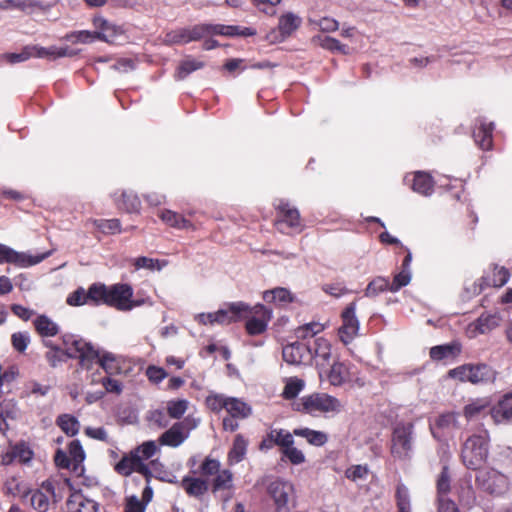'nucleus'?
I'll return each instance as SVG.
<instances>
[{"instance_id":"nucleus-9","label":"nucleus","mask_w":512,"mask_h":512,"mask_svg":"<svg viewBox=\"0 0 512 512\" xmlns=\"http://www.w3.org/2000/svg\"><path fill=\"white\" fill-rule=\"evenodd\" d=\"M303 410L310 414L338 411V399L325 393H316L301 399Z\"/></svg>"},{"instance_id":"nucleus-34","label":"nucleus","mask_w":512,"mask_h":512,"mask_svg":"<svg viewBox=\"0 0 512 512\" xmlns=\"http://www.w3.org/2000/svg\"><path fill=\"white\" fill-rule=\"evenodd\" d=\"M263 299L268 303L286 305L294 301L292 293L284 287H277L263 293Z\"/></svg>"},{"instance_id":"nucleus-35","label":"nucleus","mask_w":512,"mask_h":512,"mask_svg":"<svg viewBox=\"0 0 512 512\" xmlns=\"http://www.w3.org/2000/svg\"><path fill=\"white\" fill-rule=\"evenodd\" d=\"M233 489V473L228 469L220 470L211 483V491L218 492L231 491Z\"/></svg>"},{"instance_id":"nucleus-8","label":"nucleus","mask_w":512,"mask_h":512,"mask_svg":"<svg viewBox=\"0 0 512 512\" xmlns=\"http://www.w3.org/2000/svg\"><path fill=\"white\" fill-rule=\"evenodd\" d=\"M50 255L51 252L48 251L43 254L32 256L24 252H18L0 243V264L10 263L19 267H30L42 262Z\"/></svg>"},{"instance_id":"nucleus-4","label":"nucleus","mask_w":512,"mask_h":512,"mask_svg":"<svg viewBox=\"0 0 512 512\" xmlns=\"http://www.w3.org/2000/svg\"><path fill=\"white\" fill-rule=\"evenodd\" d=\"M414 426L412 423H399L392 432L390 452L395 459H409L413 451Z\"/></svg>"},{"instance_id":"nucleus-58","label":"nucleus","mask_w":512,"mask_h":512,"mask_svg":"<svg viewBox=\"0 0 512 512\" xmlns=\"http://www.w3.org/2000/svg\"><path fill=\"white\" fill-rule=\"evenodd\" d=\"M168 44H187L188 40V28H182L171 31L166 34L165 40Z\"/></svg>"},{"instance_id":"nucleus-19","label":"nucleus","mask_w":512,"mask_h":512,"mask_svg":"<svg viewBox=\"0 0 512 512\" xmlns=\"http://www.w3.org/2000/svg\"><path fill=\"white\" fill-rule=\"evenodd\" d=\"M139 462L135 457H133L132 452L126 454L122 457V459L115 465V470L117 473L123 476H129L134 471L142 474L146 481L149 482L150 477L152 476L151 470L148 465L139 466Z\"/></svg>"},{"instance_id":"nucleus-55","label":"nucleus","mask_w":512,"mask_h":512,"mask_svg":"<svg viewBox=\"0 0 512 512\" xmlns=\"http://www.w3.org/2000/svg\"><path fill=\"white\" fill-rule=\"evenodd\" d=\"M411 276V269H401V271L394 276L393 281L390 283V291L397 292L402 287L407 286L411 281Z\"/></svg>"},{"instance_id":"nucleus-42","label":"nucleus","mask_w":512,"mask_h":512,"mask_svg":"<svg viewBox=\"0 0 512 512\" xmlns=\"http://www.w3.org/2000/svg\"><path fill=\"white\" fill-rule=\"evenodd\" d=\"M167 264L168 262L166 260L153 259L145 256L133 260V265L137 270L147 269L150 271H161Z\"/></svg>"},{"instance_id":"nucleus-23","label":"nucleus","mask_w":512,"mask_h":512,"mask_svg":"<svg viewBox=\"0 0 512 512\" xmlns=\"http://www.w3.org/2000/svg\"><path fill=\"white\" fill-rule=\"evenodd\" d=\"M494 124L486 123L483 119L477 120L473 131V137L476 144L483 150H489L492 147V132Z\"/></svg>"},{"instance_id":"nucleus-40","label":"nucleus","mask_w":512,"mask_h":512,"mask_svg":"<svg viewBox=\"0 0 512 512\" xmlns=\"http://www.w3.org/2000/svg\"><path fill=\"white\" fill-rule=\"evenodd\" d=\"M293 434L305 438L309 444L314 446H323L328 440L324 432L309 428H296L293 430Z\"/></svg>"},{"instance_id":"nucleus-24","label":"nucleus","mask_w":512,"mask_h":512,"mask_svg":"<svg viewBox=\"0 0 512 512\" xmlns=\"http://www.w3.org/2000/svg\"><path fill=\"white\" fill-rule=\"evenodd\" d=\"M181 487L189 496L200 498L209 490V483L199 477L185 476L181 480Z\"/></svg>"},{"instance_id":"nucleus-18","label":"nucleus","mask_w":512,"mask_h":512,"mask_svg":"<svg viewBox=\"0 0 512 512\" xmlns=\"http://www.w3.org/2000/svg\"><path fill=\"white\" fill-rule=\"evenodd\" d=\"M268 493L273 498L277 509L285 508L293 493V485L281 479L272 481L268 486Z\"/></svg>"},{"instance_id":"nucleus-7","label":"nucleus","mask_w":512,"mask_h":512,"mask_svg":"<svg viewBox=\"0 0 512 512\" xmlns=\"http://www.w3.org/2000/svg\"><path fill=\"white\" fill-rule=\"evenodd\" d=\"M246 318V331L249 335L255 336L264 333L267 329L268 323L272 318V311L262 304H257L254 307L249 306Z\"/></svg>"},{"instance_id":"nucleus-59","label":"nucleus","mask_w":512,"mask_h":512,"mask_svg":"<svg viewBox=\"0 0 512 512\" xmlns=\"http://www.w3.org/2000/svg\"><path fill=\"white\" fill-rule=\"evenodd\" d=\"M304 388V382L300 379H290L284 388L283 395L287 399L295 398Z\"/></svg>"},{"instance_id":"nucleus-63","label":"nucleus","mask_w":512,"mask_h":512,"mask_svg":"<svg viewBox=\"0 0 512 512\" xmlns=\"http://www.w3.org/2000/svg\"><path fill=\"white\" fill-rule=\"evenodd\" d=\"M46 50H47L46 58L49 60H55V59L61 58V57H73L76 55V52L69 49L68 47L58 48L56 46H51V47H47Z\"/></svg>"},{"instance_id":"nucleus-33","label":"nucleus","mask_w":512,"mask_h":512,"mask_svg":"<svg viewBox=\"0 0 512 512\" xmlns=\"http://www.w3.org/2000/svg\"><path fill=\"white\" fill-rule=\"evenodd\" d=\"M68 455L72 461V471L78 475L83 472L85 452L79 440H72L68 445Z\"/></svg>"},{"instance_id":"nucleus-27","label":"nucleus","mask_w":512,"mask_h":512,"mask_svg":"<svg viewBox=\"0 0 512 512\" xmlns=\"http://www.w3.org/2000/svg\"><path fill=\"white\" fill-rule=\"evenodd\" d=\"M34 328L42 338L54 337L59 331V325L47 315H38L34 321Z\"/></svg>"},{"instance_id":"nucleus-17","label":"nucleus","mask_w":512,"mask_h":512,"mask_svg":"<svg viewBox=\"0 0 512 512\" xmlns=\"http://www.w3.org/2000/svg\"><path fill=\"white\" fill-rule=\"evenodd\" d=\"M509 272L504 267L495 266L493 268L492 275H487L479 279V283L474 282L468 290H471L474 294H479L485 286L502 287L509 280Z\"/></svg>"},{"instance_id":"nucleus-41","label":"nucleus","mask_w":512,"mask_h":512,"mask_svg":"<svg viewBox=\"0 0 512 512\" xmlns=\"http://www.w3.org/2000/svg\"><path fill=\"white\" fill-rule=\"evenodd\" d=\"M158 450V447L154 441H146L133 449L131 452L133 457L139 462V466L146 465L145 461L152 458Z\"/></svg>"},{"instance_id":"nucleus-14","label":"nucleus","mask_w":512,"mask_h":512,"mask_svg":"<svg viewBox=\"0 0 512 512\" xmlns=\"http://www.w3.org/2000/svg\"><path fill=\"white\" fill-rule=\"evenodd\" d=\"M52 498H55L53 483L45 481L39 489L29 491L26 501H29L36 511L47 512Z\"/></svg>"},{"instance_id":"nucleus-60","label":"nucleus","mask_w":512,"mask_h":512,"mask_svg":"<svg viewBox=\"0 0 512 512\" xmlns=\"http://www.w3.org/2000/svg\"><path fill=\"white\" fill-rule=\"evenodd\" d=\"M321 46L325 49H328L333 52H339L341 54H348L349 53V47L346 45L341 44L337 39L325 36L321 40Z\"/></svg>"},{"instance_id":"nucleus-53","label":"nucleus","mask_w":512,"mask_h":512,"mask_svg":"<svg viewBox=\"0 0 512 512\" xmlns=\"http://www.w3.org/2000/svg\"><path fill=\"white\" fill-rule=\"evenodd\" d=\"M188 401L185 399L172 400L167 403V411L171 418H181L188 408Z\"/></svg>"},{"instance_id":"nucleus-12","label":"nucleus","mask_w":512,"mask_h":512,"mask_svg":"<svg viewBox=\"0 0 512 512\" xmlns=\"http://www.w3.org/2000/svg\"><path fill=\"white\" fill-rule=\"evenodd\" d=\"M52 7V3H45L42 0H4L0 2V9L19 10L27 15L45 14Z\"/></svg>"},{"instance_id":"nucleus-29","label":"nucleus","mask_w":512,"mask_h":512,"mask_svg":"<svg viewBox=\"0 0 512 512\" xmlns=\"http://www.w3.org/2000/svg\"><path fill=\"white\" fill-rule=\"evenodd\" d=\"M3 492L7 496L21 497L26 500L29 495L26 484L16 476L8 477L3 484Z\"/></svg>"},{"instance_id":"nucleus-62","label":"nucleus","mask_w":512,"mask_h":512,"mask_svg":"<svg viewBox=\"0 0 512 512\" xmlns=\"http://www.w3.org/2000/svg\"><path fill=\"white\" fill-rule=\"evenodd\" d=\"M282 454L293 464L299 465L305 462V455L293 445L283 449Z\"/></svg>"},{"instance_id":"nucleus-5","label":"nucleus","mask_w":512,"mask_h":512,"mask_svg":"<svg viewBox=\"0 0 512 512\" xmlns=\"http://www.w3.org/2000/svg\"><path fill=\"white\" fill-rule=\"evenodd\" d=\"M133 289L129 284L117 283L108 287L106 305L120 311H130L140 306V301H133Z\"/></svg>"},{"instance_id":"nucleus-2","label":"nucleus","mask_w":512,"mask_h":512,"mask_svg":"<svg viewBox=\"0 0 512 512\" xmlns=\"http://www.w3.org/2000/svg\"><path fill=\"white\" fill-rule=\"evenodd\" d=\"M489 453V434L481 431L470 436L463 444L461 457L468 469L479 470Z\"/></svg>"},{"instance_id":"nucleus-26","label":"nucleus","mask_w":512,"mask_h":512,"mask_svg":"<svg viewBox=\"0 0 512 512\" xmlns=\"http://www.w3.org/2000/svg\"><path fill=\"white\" fill-rule=\"evenodd\" d=\"M328 379L330 384L340 386L353 380L350 367L343 362H335L329 371Z\"/></svg>"},{"instance_id":"nucleus-57","label":"nucleus","mask_w":512,"mask_h":512,"mask_svg":"<svg viewBox=\"0 0 512 512\" xmlns=\"http://www.w3.org/2000/svg\"><path fill=\"white\" fill-rule=\"evenodd\" d=\"M369 472L367 465H353L345 471L347 479L357 482L359 480H365Z\"/></svg>"},{"instance_id":"nucleus-13","label":"nucleus","mask_w":512,"mask_h":512,"mask_svg":"<svg viewBox=\"0 0 512 512\" xmlns=\"http://www.w3.org/2000/svg\"><path fill=\"white\" fill-rule=\"evenodd\" d=\"M197 424L198 423L195 420L189 418H186L183 422L175 423L170 429L161 435V444L170 447H178L188 437V431L185 432L184 428L187 427L188 430H190L195 428Z\"/></svg>"},{"instance_id":"nucleus-52","label":"nucleus","mask_w":512,"mask_h":512,"mask_svg":"<svg viewBox=\"0 0 512 512\" xmlns=\"http://www.w3.org/2000/svg\"><path fill=\"white\" fill-rule=\"evenodd\" d=\"M228 397L224 394L211 393L206 397L205 403L207 407L213 412H220L226 409Z\"/></svg>"},{"instance_id":"nucleus-15","label":"nucleus","mask_w":512,"mask_h":512,"mask_svg":"<svg viewBox=\"0 0 512 512\" xmlns=\"http://www.w3.org/2000/svg\"><path fill=\"white\" fill-rule=\"evenodd\" d=\"M249 305L244 302H232L215 312L217 324L226 325L239 321L247 314Z\"/></svg>"},{"instance_id":"nucleus-3","label":"nucleus","mask_w":512,"mask_h":512,"mask_svg":"<svg viewBox=\"0 0 512 512\" xmlns=\"http://www.w3.org/2000/svg\"><path fill=\"white\" fill-rule=\"evenodd\" d=\"M449 377L472 384L492 383L496 379L495 371L487 364H464L449 371Z\"/></svg>"},{"instance_id":"nucleus-22","label":"nucleus","mask_w":512,"mask_h":512,"mask_svg":"<svg viewBox=\"0 0 512 512\" xmlns=\"http://www.w3.org/2000/svg\"><path fill=\"white\" fill-rule=\"evenodd\" d=\"M405 181H411V188L420 195L430 196L434 191V181L426 172L417 171L413 173L411 180L406 176Z\"/></svg>"},{"instance_id":"nucleus-38","label":"nucleus","mask_w":512,"mask_h":512,"mask_svg":"<svg viewBox=\"0 0 512 512\" xmlns=\"http://www.w3.org/2000/svg\"><path fill=\"white\" fill-rule=\"evenodd\" d=\"M324 330V325L319 322H311L298 327L295 330V335L298 341L306 342L315 339L316 335Z\"/></svg>"},{"instance_id":"nucleus-25","label":"nucleus","mask_w":512,"mask_h":512,"mask_svg":"<svg viewBox=\"0 0 512 512\" xmlns=\"http://www.w3.org/2000/svg\"><path fill=\"white\" fill-rule=\"evenodd\" d=\"M93 24L94 27L99 30L97 31V39L106 42H112L114 38L122 32L120 27L110 23L101 16L95 17Z\"/></svg>"},{"instance_id":"nucleus-56","label":"nucleus","mask_w":512,"mask_h":512,"mask_svg":"<svg viewBox=\"0 0 512 512\" xmlns=\"http://www.w3.org/2000/svg\"><path fill=\"white\" fill-rule=\"evenodd\" d=\"M30 334L28 332H15L11 336L13 348L18 352H24L30 344Z\"/></svg>"},{"instance_id":"nucleus-49","label":"nucleus","mask_w":512,"mask_h":512,"mask_svg":"<svg viewBox=\"0 0 512 512\" xmlns=\"http://www.w3.org/2000/svg\"><path fill=\"white\" fill-rule=\"evenodd\" d=\"M213 35L212 24H199L188 28L189 42L198 41Z\"/></svg>"},{"instance_id":"nucleus-28","label":"nucleus","mask_w":512,"mask_h":512,"mask_svg":"<svg viewBox=\"0 0 512 512\" xmlns=\"http://www.w3.org/2000/svg\"><path fill=\"white\" fill-rule=\"evenodd\" d=\"M491 408L490 399L483 397L472 400L464 407L463 412L464 416L470 420L485 415L488 412L490 413Z\"/></svg>"},{"instance_id":"nucleus-30","label":"nucleus","mask_w":512,"mask_h":512,"mask_svg":"<svg viewBox=\"0 0 512 512\" xmlns=\"http://www.w3.org/2000/svg\"><path fill=\"white\" fill-rule=\"evenodd\" d=\"M67 505L69 512H97L98 510V504L82 494L72 495Z\"/></svg>"},{"instance_id":"nucleus-51","label":"nucleus","mask_w":512,"mask_h":512,"mask_svg":"<svg viewBox=\"0 0 512 512\" xmlns=\"http://www.w3.org/2000/svg\"><path fill=\"white\" fill-rule=\"evenodd\" d=\"M121 207L127 212H137L140 209L141 202L138 196L132 191H124L121 195Z\"/></svg>"},{"instance_id":"nucleus-43","label":"nucleus","mask_w":512,"mask_h":512,"mask_svg":"<svg viewBox=\"0 0 512 512\" xmlns=\"http://www.w3.org/2000/svg\"><path fill=\"white\" fill-rule=\"evenodd\" d=\"M460 349L456 345L445 344L434 346L430 349V357L433 360L440 361L455 356Z\"/></svg>"},{"instance_id":"nucleus-64","label":"nucleus","mask_w":512,"mask_h":512,"mask_svg":"<svg viewBox=\"0 0 512 512\" xmlns=\"http://www.w3.org/2000/svg\"><path fill=\"white\" fill-rule=\"evenodd\" d=\"M147 378L154 384L160 383L168 374L164 368L155 365H149L145 372Z\"/></svg>"},{"instance_id":"nucleus-20","label":"nucleus","mask_w":512,"mask_h":512,"mask_svg":"<svg viewBox=\"0 0 512 512\" xmlns=\"http://www.w3.org/2000/svg\"><path fill=\"white\" fill-rule=\"evenodd\" d=\"M311 348V363L315 361L317 366H325L331 358V343L324 337L309 340Z\"/></svg>"},{"instance_id":"nucleus-45","label":"nucleus","mask_w":512,"mask_h":512,"mask_svg":"<svg viewBox=\"0 0 512 512\" xmlns=\"http://www.w3.org/2000/svg\"><path fill=\"white\" fill-rule=\"evenodd\" d=\"M57 424L63 432L70 436L76 435L80 428L79 421L68 414L60 415L57 419Z\"/></svg>"},{"instance_id":"nucleus-44","label":"nucleus","mask_w":512,"mask_h":512,"mask_svg":"<svg viewBox=\"0 0 512 512\" xmlns=\"http://www.w3.org/2000/svg\"><path fill=\"white\" fill-rule=\"evenodd\" d=\"M501 317L497 314H482L477 320V329L484 334L499 326Z\"/></svg>"},{"instance_id":"nucleus-32","label":"nucleus","mask_w":512,"mask_h":512,"mask_svg":"<svg viewBox=\"0 0 512 512\" xmlns=\"http://www.w3.org/2000/svg\"><path fill=\"white\" fill-rule=\"evenodd\" d=\"M225 410L232 418L239 419L247 418L252 413L251 407L246 402L236 397H228Z\"/></svg>"},{"instance_id":"nucleus-37","label":"nucleus","mask_w":512,"mask_h":512,"mask_svg":"<svg viewBox=\"0 0 512 512\" xmlns=\"http://www.w3.org/2000/svg\"><path fill=\"white\" fill-rule=\"evenodd\" d=\"M161 220L167 225L177 229H194L193 224L182 215L171 211L163 210L159 213Z\"/></svg>"},{"instance_id":"nucleus-39","label":"nucleus","mask_w":512,"mask_h":512,"mask_svg":"<svg viewBox=\"0 0 512 512\" xmlns=\"http://www.w3.org/2000/svg\"><path fill=\"white\" fill-rule=\"evenodd\" d=\"M204 67V62L197 60L193 57H186L182 60L175 73V78L177 80L185 79L192 72L199 70Z\"/></svg>"},{"instance_id":"nucleus-54","label":"nucleus","mask_w":512,"mask_h":512,"mask_svg":"<svg viewBox=\"0 0 512 512\" xmlns=\"http://www.w3.org/2000/svg\"><path fill=\"white\" fill-rule=\"evenodd\" d=\"M220 470V461L211 457H206L200 465V473L205 477L215 476Z\"/></svg>"},{"instance_id":"nucleus-31","label":"nucleus","mask_w":512,"mask_h":512,"mask_svg":"<svg viewBox=\"0 0 512 512\" xmlns=\"http://www.w3.org/2000/svg\"><path fill=\"white\" fill-rule=\"evenodd\" d=\"M302 19L295 13L287 12L279 18L278 30L283 37L292 35L301 25Z\"/></svg>"},{"instance_id":"nucleus-48","label":"nucleus","mask_w":512,"mask_h":512,"mask_svg":"<svg viewBox=\"0 0 512 512\" xmlns=\"http://www.w3.org/2000/svg\"><path fill=\"white\" fill-rule=\"evenodd\" d=\"M293 435V433H290L284 429L271 430V439L274 440L275 445L281 447V451L294 444Z\"/></svg>"},{"instance_id":"nucleus-21","label":"nucleus","mask_w":512,"mask_h":512,"mask_svg":"<svg viewBox=\"0 0 512 512\" xmlns=\"http://www.w3.org/2000/svg\"><path fill=\"white\" fill-rule=\"evenodd\" d=\"M490 415L496 423L512 422V391L505 394L496 405L492 406Z\"/></svg>"},{"instance_id":"nucleus-36","label":"nucleus","mask_w":512,"mask_h":512,"mask_svg":"<svg viewBox=\"0 0 512 512\" xmlns=\"http://www.w3.org/2000/svg\"><path fill=\"white\" fill-rule=\"evenodd\" d=\"M247 446V440L241 434L236 435L232 448L228 453V464L234 465L241 462L246 455Z\"/></svg>"},{"instance_id":"nucleus-11","label":"nucleus","mask_w":512,"mask_h":512,"mask_svg":"<svg viewBox=\"0 0 512 512\" xmlns=\"http://www.w3.org/2000/svg\"><path fill=\"white\" fill-rule=\"evenodd\" d=\"M282 356L285 362L293 365L311 364V348L309 340L306 342L295 341L283 347Z\"/></svg>"},{"instance_id":"nucleus-1","label":"nucleus","mask_w":512,"mask_h":512,"mask_svg":"<svg viewBox=\"0 0 512 512\" xmlns=\"http://www.w3.org/2000/svg\"><path fill=\"white\" fill-rule=\"evenodd\" d=\"M43 344L49 348L45 358L52 367H56L67 358H78L80 365L89 369L93 360L98 357V351L90 343L73 334L63 335V347L54 344L51 340H43Z\"/></svg>"},{"instance_id":"nucleus-50","label":"nucleus","mask_w":512,"mask_h":512,"mask_svg":"<svg viewBox=\"0 0 512 512\" xmlns=\"http://www.w3.org/2000/svg\"><path fill=\"white\" fill-rule=\"evenodd\" d=\"M396 500L399 512H410V496L406 486L399 484L396 489Z\"/></svg>"},{"instance_id":"nucleus-16","label":"nucleus","mask_w":512,"mask_h":512,"mask_svg":"<svg viewBox=\"0 0 512 512\" xmlns=\"http://www.w3.org/2000/svg\"><path fill=\"white\" fill-rule=\"evenodd\" d=\"M276 207L279 210L277 227L280 231L284 232V225L293 229H301L300 214L296 208L284 200H279Z\"/></svg>"},{"instance_id":"nucleus-47","label":"nucleus","mask_w":512,"mask_h":512,"mask_svg":"<svg viewBox=\"0 0 512 512\" xmlns=\"http://www.w3.org/2000/svg\"><path fill=\"white\" fill-rule=\"evenodd\" d=\"M390 291V282L387 278L376 277L373 279L365 289V296L374 297L384 291Z\"/></svg>"},{"instance_id":"nucleus-6","label":"nucleus","mask_w":512,"mask_h":512,"mask_svg":"<svg viewBox=\"0 0 512 512\" xmlns=\"http://www.w3.org/2000/svg\"><path fill=\"white\" fill-rule=\"evenodd\" d=\"M476 483L484 491L501 495L508 489V478L495 469L479 470L476 475Z\"/></svg>"},{"instance_id":"nucleus-46","label":"nucleus","mask_w":512,"mask_h":512,"mask_svg":"<svg viewBox=\"0 0 512 512\" xmlns=\"http://www.w3.org/2000/svg\"><path fill=\"white\" fill-rule=\"evenodd\" d=\"M108 295V287L104 284H92L87 290L88 301H92L95 305L100 303L106 304Z\"/></svg>"},{"instance_id":"nucleus-61","label":"nucleus","mask_w":512,"mask_h":512,"mask_svg":"<svg viewBox=\"0 0 512 512\" xmlns=\"http://www.w3.org/2000/svg\"><path fill=\"white\" fill-rule=\"evenodd\" d=\"M435 424L438 428L451 430L457 427V417L454 413H445L437 417Z\"/></svg>"},{"instance_id":"nucleus-10","label":"nucleus","mask_w":512,"mask_h":512,"mask_svg":"<svg viewBox=\"0 0 512 512\" xmlns=\"http://www.w3.org/2000/svg\"><path fill=\"white\" fill-rule=\"evenodd\" d=\"M355 312V302L349 304L342 312V325L338 329V336L345 345L351 343L359 332V321Z\"/></svg>"}]
</instances>
